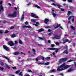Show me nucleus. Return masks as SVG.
<instances>
[{
  "instance_id": "1",
  "label": "nucleus",
  "mask_w": 76,
  "mask_h": 76,
  "mask_svg": "<svg viewBox=\"0 0 76 76\" xmlns=\"http://www.w3.org/2000/svg\"><path fill=\"white\" fill-rule=\"evenodd\" d=\"M70 67V65H66V64L65 63H64L62 65H61L59 67L60 68L64 67V70H66V69H68V68H69V67Z\"/></svg>"
},
{
  "instance_id": "2",
  "label": "nucleus",
  "mask_w": 76,
  "mask_h": 76,
  "mask_svg": "<svg viewBox=\"0 0 76 76\" xmlns=\"http://www.w3.org/2000/svg\"><path fill=\"white\" fill-rule=\"evenodd\" d=\"M8 16L9 17H16L17 16V13H16V12L14 11L11 14H9Z\"/></svg>"
},
{
  "instance_id": "3",
  "label": "nucleus",
  "mask_w": 76,
  "mask_h": 76,
  "mask_svg": "<svg viewBox=\"0 0 76 76\" xmlns=\"http://www.w3.org/2000/svg\"><path fill=\"white\" fill-rule=\"evenodd\" d=\"M68 59L67 58H64L61 59L59 60V62L60 63H62V62H64V61H66V60Z\"/></svg>"
},
{
  "instance_id": "4",
  "label": "nucleus",
  "mask_w": 76,
  "mask_h": 76,
  "mask_svg": "<svg viewBox=\"0 0 76 76\" xmlns=\"http://www.w3.org/2000/svg\"><path fill=\"white\" fill-rule=\"evenodd\" d=\"M48 50H56L55 52L57 53L59 51V49L57 48H48Z\"/></svg>"
},
{
  "instance_id": "5",
  "label": "nucleus",
  "mask_w": 76,
  "mask_h": 76,
  "mask_svg": "<svg viewBox=\"0 0 76 76\" xmlns=\"http://www.w3.org/2000/svg\"><path fill=\"white\" fill-rule=\"evenodd\" d=\"M54 37H53V39H54V38L56 39H59L61 38V36H59L56 34L54 35Z\"/></svg>"
},
{
  "instance_id": "6",
  "label": "nucleus",
  "mask_w": 76,
  "mask_h": 76,
  "mask_svg": "<svg viewBox=\"0 0 76 76\" xmlns=\"http://www.w3.org/2000/svg\"><path fill=\"white\" fill-rule=\"evenodd\" d=\"M8 45H10V46H11V47H12V46L15 45V44L14 43H13V42H12V41L8 42Z\"/></svg>"
},
{
  "instance_id": "7",
  "label": "nucleus",
  "mask_w": 76,
  "mask_h": 76,
  "mask_svg": "<svg viewBox=\"0 0 76 76\" xmlns=\"http://www.w3.org/2000/svg\"><path fill=\"white\" fill-rule=\"evenodd\" d=\"M75 69L73 67L70 68L67 71V73H70V72H72L74 70H75Z\"/></svg>"
},
{
  "instance_id": "8",
  "label": "nucleus",
  "mask_w": 76,
  "mask_h": 76,
  "mask_svg": "<svg viewBox=\"0 0 76 76\" xmlns=\"http://www.w3.org/2000/svg\"><path fill=\"white\" fill-rule=\"evenodd\" d=\"M31 16L32 18H38V17L34 13H31Z\"/></svg>"
},
{
  "instance_id": "9",
  "label": "nucleus",
  "mask_w": 76,
  "mask_h": 76,
  "mask_svg": "<svg viewBox=\"0 0 76 76\" xmlns=\"http://www.w3.org/2000/svg\"><path fill=\"white\" fill-rule=\"evenodd\" d=\"M73 18L72 19V22H74V20H75V16L74 15L70 16L69 18H68V19L69 20H70V19L71 18Z\"/></svg>"
},
{
  "instance_id": "10",
  "label": "nucleus",
  "mask_w": 76,
  "mask_h": 76,
  "mask_svg": "<svg viewBox=\"0 0 76 76\" xmlns=\"http://www.w3.org/2000/svg\"><path fill=\"white\" fill-rule=\"evenodd\" d=\"M3 48L4 49L6 50V51H9V48L7 47V46L5 45H3Z\"/></svg>"
},
{
  "instance_id": "11",
  "label": "nucleus",
  "mask_w": 76,
  "mask_h": 76,
  "mask_svg": "<svg viewBox=\"0 0 76 76\" xmlns=\"http://www.w3.org/2000/svg\"><path fill=\"white\" fill-rule=\"evenodd\" d=\"M49 22V19L47 18H45L44 20V22L46 25L47 24V22Z\"/></svg>"
},
{
  "instance_id": "12",
  "label": "nucleus",
  "mask_w": 76,
  "mask_h": 76,
  "mask_svg": "<svg viewBox=\"0 0 76 76\" xmlns=\"http://www.w3.org/2000/svg\"><path fill=\"white\" fill-rule=\"evenodd\" d=\"M4 11V7L2 5H1L0 6V12L1 11Z\"/></svg>"
},
{
  "instance_id": "13",
  "label": "nucleus",
  "mask_w": 76,
  "mask_h": 76,
  "mask_svg": "<svg viewBox=\"0 0 76 76\" xmlns=\"http://www.w3.org/2000/svg\"><path fill=\"white\" fill-rule=\"evenodd\" d=\"M23 28H31L32 27H31L30 26H28L24 25L23 26Z\"/></svg>"
},
{
  "instance_id": "14",
  "label": "nucleus",
  "mask_w": 76,
  "mask_h": 76,
  "mask_svg": "<svg viewBox=\"0 0 76 76\" xmlns=\"http://www.w3.org/2000/svg\"><path fill=\"white\" fill-rule=\"evenodd\" d=\"M20 54V52L19 51L14 52L13 53L14 55H19Z\"/></svg>"
},
{
  "instance_id": "15",
  "label": "nucleus",
  "mask_w": 76,
  "mask_h": 76,
  "mask_svg": "<svg viewBox=\"0 0 76 76\" xmlns=\"http://www.w3.org/2000/svg\"><path fill=\"white\" fill-rule=\"evenodd\" d=\"M60 67H58L57 69V71H58L59 72H60V71H62V70H64V69L63 68H62L61 69H60Z\"/></svg>"
},
{
  "instance_id": "16",
  "label": "nucleus",
  "mask_w": 76,
  "mask_h": 76,
  "mask_svg": "<svg viewBox=\"0 0 76 76\" xmlns=\"http://www.w3.org/2000/svg\"><path fill=\"white\" fill-rule=\"evenodd\" d=\"M63 53L64 54H68L69 53L67 51V50H65L64 51Z\"/></svg>"
},
{
  "instance_id": "17",
  "label": "nucleus",
  "mask_w": 76,
  "mask_h": 76,
  "mask_svg": "<svg viewBox=\"0 0 76 76\" xmlns=\"http://www.w3.org/2000/svg\"><path fill=\"white\" fill-rule=\"evenodd\" d=\"M56 24L57 26L55 27V29H57V28H58V27H60V26H61V25H60V24H59V25L58 23H57Z\"/></svg>"
},
{
  "instance_id": "18",
  "label": "nucleus",
  "mask_w": 76,
  "mask_h": 76,
  "mask_svg": "<svg viewBox=\"0 0 76 76\" xmlns=\"http://www.w3.org/2000/svg\"><path fill=\"white\" fill-rule=\"evenodd\" d=\"M70 28L71 29H72L73 30V31H75L76 28L75 27H74L73 26H71Z\"/></svg>"
},
{
  "instance_id": "19",
  "label": "nucleus",
  "mask_w": 76,
  "mask_h": 76,
  "mask_svg": "<svg viewBox=\"0 0 76 76\" xmlns=\"http://www.w3.org/2000/svg\"><path fill=\"white\" fill-rule=\"evenodd\" d=\"M10 37L12 38H15V37H16V35L15 34H12L10 35Z\"/></svg>"
},
{
  "instance_id": "20",
  "label": "nucleus",
  "mask_w": 76,
  "mask_h": 76,
  "mask_svg": "<svg viewBox=\"0 0 76 76\" xmlns=\"http://www.w3.org/2000/svg\"><path fill=\"white\" fill-rule=\"evenodd\" d=\"M2 57H3V58H5L8 61H9V60H10V59H9V58L6 57V56H3Z\"/></svg>"
},
{
  "instance_id": "21",
  "label": "nucleus",
  "mask_w": 76,
  "mask_h": 76,
  "mask_svg": "<svg viewBox=\"0 0 76 76\" xmlns=\"http://www.w3.org/2000/svg\"><path fill=\"white\" fill-rule=\"evenodd\" d=\"M44 31V29L43 28H41L38 30V32H42V31Z\"/></svg>"
},
{
  "instance_id": "22",
  "label": "nucleus",
  "mask_w": 76,
  "mask_h": 76,
  "mask_svg": "<svg viewBox=\"0 0 76 76\" xmlns=\"http://www.w3.org/2000/svg\"><path fill=\"white\" fill-rule=\"evenodd\" d=\"M63 42L64 44L66 43V39L64 38L63 39Z\"/></svg>"
},
{
  "instance_id": "23",
  "label": "nucleus",
  "mask_w": 76,
  "mask_h": 76,
  "mask_svg": "<svg viewBox=\"0 0 76 76\" xmlns=\"http://www.w3.org/2000/svg\"><path fill=\"white\" fill-rule=\"evenodd\" d=\"M71 14V12L69 10L68 11V12H67V15L68 16H69Z\"/></svg>"
},
{
  "instance_id": "24",
  "label": "nucleus",
  "mask_w": 76,
  "mask_h": 76,
  "mask_svg": "<svg viewBox=\"0 0 76 76\" xmlns=\"http://www.w3.org/2000/svg\"><path fill=\"white\" fill-rule=\"evenodd\" d=\"M24 19H25V18H24V14H23L21 18V20H23Z\"/></svg>"
},
{
  "instance_id": "25",
  "label": "nucleus",
  "mask_w": 76,
  "mask_h": 76,
  "mask_svg": "<svg viewBox=\"0 0 76 76\" xmlns=\"http://www.w3.org/2000/svg\"><path fill=\"white\" fill-rule=\"evenodd\" d=\"M20 72V71L18 70L17 71H16L15 72V73L16 74H18V73H19V72Z\"/></svg>"
},
{
  "instance_id": "26",
  "label": "nucleus",
  "mask_w": 76,
  "mask_h": 76,
  "mask_svg": "<svg viewBox=\"0 0 76 76\" xmlns=\"http://www.w3.org/2000/svg\"><path fill=\"white\" fill-rule=\"evenodd\" d=\"M35 7H37L38 9H40V8H41L39 6L37 5H35Z\"/></svg>"
},
{
  "instance_id": "27",
  "label": "nucleus",
  "mask_w": 76,
  "mask_h": 76,
  "mask_svg": "<svg viewBox=\"0 0 76 76\" xmlns=\"http://www.w3.org/2000/svg\"><path fill=\"white\" fill-rule=\"evenodd\" d=\"M6 68H7V69H10V66H9L7 64L6 65Z\"/></svg>"
},
{
  "instance_id": "28",
  "label": "nucleus",
  "mask_w": 76,
  "mask_h": 76,
  "mask_svg": "<svg viewBox=\"0 0 76 76\" xmlns=\"http://www.w3.org/2000/svg\"><path fill=\"white\" fill-rule=\"evenodd\" d=\"M4 33V34H7L8 33H9V31L8 30H6Z\"/></svg>"
},
{
  "instance_id": "29",
  "label": "nucleus",
  "mask_w": 76,
  "mask_h": 76,
  "mask_svg": "<svg viewBox=\"0 0 76 76\" xmlns=\"http://www.w3.org/2000/svg\"><path fill=\"white\" fill-rule=\"evenodd\" d=\"M45 28H46V29H50V28H51V27L48 26L46 27H45Z\"/></svg>"
},
{
  "instance_id": "30",
  "label": "nucleus",
  "mask_w": 76,
  "mask_h": 76,
  "mask_svg": "<svg viewBox=\"0 0 76 76\" xmlns=\"http://www.w3.org/2000/svg\"><path fill=\"white\" fill-rule=\"evenodd\" d=\"M39 38L40 39H42V40H44V39H45V38H41L40 37H39Z\"/></svg>"
},
{
  "instance_id": "31",
  "label": "nucleus",
  "mask_w": 76,
  "mask_h": 76,
  "mask_svg": "<svg viewBox=\"0 0 76 76\" xmlns=\"http://www.w3.org/2000/svg\"><path fill=\"white\" fill-rule=\"evenodd\" d=\"M53 72H56V71L54 70L50 71V73H53Z\"/></svg>"
},
{
  "instance_id": "32",
  "label": "nucleus",
  "mask_w": 76,
  "mask_h": 76,
  "mask_svg": "<svg viewBox=\"0 0 76 76\" xmlns=\"http://www.w3.org/2000/svg\"><path fill=\"white\" fill-rule=\"evenodd\" d=\"M0 64L1 66H4V63L3 62H1L0 63Z\"/></svg>"
},
{
  "instance_id": "33",
  "label": "nucleus",
  "mask_w": 76,
  "mask_h": 76,
  "mask_svg": "<svg viewBox=\"0 0 76 76\" xmlns=\"http://www.w3.org/2000/svg\"><path fill=\"white\" fill-rule=\"evenodd\" d=\"M19 42L20 44H22L23 42L21 40H19Z\"/></svg>"
},
{
  "instance_id": "34",
  "label": "nucleus",
  "mask_w": 76,
  "mask_h": 76,
  "mask_svg": "<svg viewBox=\"0 0 76 76\" xmlns=\"http://www.w3.org/2000/svg\"><path fill=\"white\" fill-rule=\"evenodd\" d=\"M45 60H49V59H50V57H47L45 58Z\"/></svg>"
},
{
  "instance_id": "35",
  "label": "nucleus",
  "mask_w": 76,
  "mask_h": 76,
  "mask_svg": "<svg viewBox=\"0 0 76 76\" xmlns=\"http://www.w3.org/2000/svg\"><path fill=\"white\" fill-rule=\"evenodd\" d=\"M52 13L53 17H55V16H57V15L55 14L53 12Z\"/></svg>"
},
{
  "instance_id": "36",
  "label": "nucleus",
  "mask_w": 76,
  "mask_h": 76,
  "mask_svg": "<svg viewBox=\"0 0 76 76\" xmlns=\"http://www.w3.org/2000/svg\"><path fill=\"white\" fill-rule=\"evenodd\" d=\"M31 22H34V23H35V22H36L35 20H34L33 19H32L31 20Z\"/></svg>"
},
{
  "instance_id": "37",
  "label": "nucleus",
  "mask_w": 76,
  "mask_h": 76,
  "mask_svg": "<svg viewBox=\"0 0 76 76\" xmlns=\"http://www.w3.org/2000/svg\"><path fill=\"white\" fill-rule=\"evenodd\" d=\"M22 72H20L19 74V76H23V74H22Z\"/></svg>"
},
{
  "instance_id": "38",
  "label": "nucleus",
  "mask_w": 76,
  "mask_h": 76,
  "mask_svg": "<svg viewBox=\"0 0 76 76\" xmlns=\"http://www.w3.org/2000/svg\"><path fill=\"white\" fill-rule=\"evenodd\" d=\"M27 72H30V73H32V71L31 69H28V70Z\"/></svg>"
},
{
  "instance_id": "39",
  "label": "nucleus",
  "mask_w": 76,
  "mask_h": 76,
  "mask_svg": "<svg viewBox=\"0 0 76 76\" xmlns=\"http://www.w3.org/2000/svg\"><path fill=\"white\" fill-rule=\"evenodd\" d=\"M0 69L1 71L3 70L4 69V68L0 67Z\"/></svg>"
},
{
  "instance_id": "40",
  "label": "nucleus",
  "mask_w": 76,
  "mask_h": 76,
  "mask_svg": "<svg viewBox=\"0 0 76 76\" xmlns=\"http://www.w3.org/2000/svg\"><path fill=\"white\" fill-rule=\"evenodd\" d=\"M6 22H7V21L6 20L4 21H3V23L4 24H5V23H6Z\"/></svg>"
},
{
  "instance_id": "41",
  "label": "nucleus",
  "mask_w": 76,
  "mask_h": 76,
  "mask_svg": "<svg viewBox=\"0 0 76 76\" xmlns=\"http://www.w3.org/2000/svg\"><path fill=\"white\" fill-rule=\"evenodd\" d=\"M73 61V60H72V59H70V60H69V61H67V62H71V61Z\"/></svg>"
},
{
  "instance_id": "42",
  "label": "nucleus",
  "mask_w": 76,
  "mask_h": 76,
  "mask_svg": "<svg viewBox=\"0 0 76 76\" xmlns=\"http://www.w3.org/2000/svg\"><path fill=\"white\" fill-rule=\"evenodd\" d=\"M51 46L52 47H54L55 46V45L53 44H51Z\"/></svg>"
},
{
  "instance_id": "43",
  "label": "nucleus",
  "mask_w": 76,
  "mask_h": 76,
  "mask_svg": "<svg viewBox=\"0 0 76 76\" xmlns=\"http://www.w3.org/2000/svg\"><path fill=\"white\" fill-rule=\"evenodd\" d=\"M3 33V31H2L0 30V34H2Z\"/></svg>"
},
{
  "instance_id": "44",
  "label": "nucleus",
  "mask_w": 76,
  "mask_h": 76,
  "mask_svg": "<svg viewBox=\"0 0 76 76\" xmlns=\"http://www.w3.org/2000/svg\"><path fill=\"white\" fill-rule=\"evenodd\" d=\"M15 28V27L14 26H12L10 28V29H14Z\"/></svg>"
},
{
  "instance_id": "45",
  "label": "nucleus",
  "mask_w": 76,
  "mask_h": 76,
  "mask_svg": "<svg viewBox=\"0 0 76 76\" xmlns=\"http://www.w3.org/2000/svg\"><path fill=\"white\" fill-rule=\"evenodd\" d=\"M68 2L69 3H71V2H72V0H67Z\"/></svg>"
},
{
  "instance_id": "46",
  "label": "nucleus",
  "mask_w": 76,
  "mask_h": 76,
  "mask_svg": "<svg viewBox=\"0 0 76 76\" xmlns=\"http://www.w3.org/2000/svg\"><path fill=\"white\" fill-rule=\"evenodd\" d=\"M64 6H65L66 7H67V5L65 3L64 4Z\"/></svg>"
},
{
  "instance_id": "47",
  "label": "nucleus",
  "mask_w": 76,
  "mask_h": 76,
  "mask_svg": "<svg viewBox=\"0 0 76 76\" xmlns=\"http://www.w3.org/2000/svg\"><path fill=\"white\" fill-rule=\"evenodd\" d=\"M69 8L70 9H73V7L72 6H69Z\"/></svg>"
},
{
  "instance_id": "48",
  "label": "nucleus",
  "mask_w": 76,
  "mask_h": 76,
  "mask_svg": "<svg viewBox=\"0 0 76 76\" xmlns=\"http://www.w3.org/2000/svg\"><path fill=\"white\" fill-rule=\"evenodd\" d=\"M49 62H47V63H46L45 64V65H48L49 64Z\"/></svg>"
},
{
  "instance_id": "49",
  "label": "nucleus",
  "mask_w": 76,
  "mask_h": 76,
  "mask_svg": "<svg viewBox=\"0 0 76 76\" xmlns=\"http://www.w3.org/2000/svg\"><path fill=\"white\" fill-rule=\"evenodd\" d=\"M12 69H17V68L16 66L13 67H12Z\"/></svg>"
},
{
  "instance_id": "50",
  "label": "nucleus",
  "mask_w": 76,
  "mask_h": 76,
  "mask_svg": "<svg viewBox=\"0 0 76 76\" xmlns=\"http://www.w3.org/2000/svg\"><path fill=\"white\" fill-rule=\"evenodd\" d=\"M38 45L39 47H42V45H40V44H38Z\"/></svg>"
},
{
  "instance_id": "51",
  "label": "nucleus",
  "mask_w": 76,
  "mask_h": 76,
  "mask_svg": "<svg viewBox=\"0 0 76 76\" xmlns=\"http://www.w3.org/2000/svg\"><path fill=\"white\" fill-rule=\"evenodd\" d=\"M51 4H52V5H53V6H56V4H54V3H53Z\"/></svg>"
},
{
  "instance_id": "52",
  "label": "nucleus",
  "mask_w": 76,
  "mask_h": 76,
  "mask_svg": "<svg viewBox=\"0 0 76 76\" xmlns=\"http://www.w3.org/2000/svg\"><path fill=\"white\" fill-rule=\"evenodd\" d=\"M50 1H51L53 2V3H54L55 2V1H54V0H50Z\"/></svg>"
},
{
  "instance_id": "53",
  "label": "nucleus",
  "mask_w": 76,
  "mask_h": 76,
  "mask_svg": "<svg viewBox=\"0 0 76 76\" xmlns=\"http://www.w3.org/2000/svg\"><path fill=\"white\" fill-rule=\"evenodd\" d=\"M33 25L36 26H38V24H36L35 23L33 24Z\"/></svg>"
},
{
  "instance_id": "54",
  "label": "nucleus",
  "mask_w": 76,
  "mask_h": 76,
  "mask_svg": "<svg viewBox=\"0 0 76 76\" xmlns=\"http://www.w3.org/2000/svg\"><path fill=\"white\" fill-rule=\"evenodd\" d=\"M42 60H43V61H44V60H45L44 59V57L43 56H42Z\"/></svg>"
},
{
  "instance_id": "55",
  "label": "nucleus",
  "mask_w": 76,
  "mask_h": 76,
  "mask_svg": "<svg viewBox=\"0 0 76 76\" xmlns=\"http://www.w3.org/2000/svg\"><path fill=\"white\" fill-rule=\"evenodd\" d=\"M18 44V41H15V44Z\"/></svg>"
},
{
  "instance_id": "56",
  "label": "nucleus",
  "mask_w": 76,
  "mask_h": 76,
  "mask_svg": "<svg viewBox=\"0 0 76 76\" xmlns=\"http://www.w3.org/2000/svg\"><path fill=\"white\" fill-rule=\"evenodd\" d=\"M25 25H28V22L26 21L25 23Z\"/></svg>"
},
{
  "instance_id": "57",
  "label": "nucleus",
  "mask_w": 76,
  "mask_h": 76,
  "mask_svg": "<svg viewBox=\"0 0 76 76\" xmlns=\"http://www.w3.org/2000/svg\"><path fill=\"white\" fill-rule=\"evenodd\" d=\"M21 54H24V55H25V54H26V53H23L22 52H21Z\"/></svg>"
},
{
  "instance_id": "58",
  "label": "nucleus",
  "mask_w": 76,
  "mask_h": 76,
  "mask_svg": "<svg viewBox=\"0 0 76 76\" xmlns=\"http://www.w3.org/2000/svg\"><path fill=\"white\" fill-rule=\"evenodd\" d=\"M60 75H61V76H64V74H63V73H61L60 74Z\"/></svg>"
},
{
  "instance_id": "59",
  "label": "nucleus",
  "mask_w": 76,
  "mask_h": 76,
  "mask_svg": "<svg viewBox=\"0 0 76 76\" xmlns=\"http://www.w3.org/2000/svg\"><path fill=\"white\" fill-rule=\"evenodd\" d=\"M57 6H58V8H59V9H60V5H57Z\"/></svg>"
},
{
  "instance_id": "60",
  "label": "nucleus",
  "mask_w": 76,
  "mask_h": 76,
  "mask_svg": "<svg viewBox=\"0 0 76 76\" xmlns=\"http://www.w3.org/2000/svg\"><path fill=\"white\" fill-rule=\"evenodd\" d=\"M3 4V1H1L0 2V4Z\"/></svg>"
},
{
  "instance_id": "61",
  "label": "nucleus",
  "mask_w": 76,
  "mask_h": 76,
  "mask_svg": "<svg viewBox=\"0 0 76 76\" xmlns=\"http://www.w3.org/2000/svg\"><path fill=\"white\" fill-rule=\"evenodd\" d=\"M36 24H37V25H39V23L38 22H36Z\"/></svg>"
},
{
  "instance_id": "62",
  "label": "nucleus",
  "mask_w": 76,
  "mask_h": 76,
  "mask_svg": "<svg viewBox=\"0 0 76 76\" xmlns=\"http://www.w3.org/2000/svg\"><path fill=\"white\" fill-rule=\"evenodd\" d=\"M68 46H66L65 47V48L66 50H67Z\"/></svg>"
},
{
  "instance_id": "63",
  "label": "nucleus",
  "mask_w": 76,
  "mask_h": 76,
  "mask_svg": "<svg viewBox=\"0 0 76 76\" xmlns=\"http://www.w3.org/2000/svg\"><path fill=\"white\" fill-rule=\"evenodd\" d=\"M32 50H33V52H36V51L35 50V49H33Z\"/></svg>"
},
{
  "instance_id": "64",
  "label": "nucleus",
  "mask_w": 76,
  "mask_h": 76,
  "mask_svg": "<svg viewBox=\"0 0 76 76\" xmlns=\"http://www.w3.org/2000/svg\"><path fill=\"white\" fill-rule=\"evenodd\" d=\"M48 31L49 32H50L51 31V30L50 29H49L48 30Z\"/></svg>"
}]
</instances>
